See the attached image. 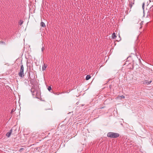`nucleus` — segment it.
Segmentation results:
<instances>
[{
	"label": "nucleus",
	"mask_w": 153,
	"mask_h": 153,
	"mask_svg": "<svg viewBox=\"0 0 153 153\" xmlns=\"http://www.w3.org/2000/svg\"><path fill=\"white\" fill-rule=\"evenodd\" d=\"M40 25L42 27H45V25L44 22H41L40 23Z\"/></svg>",
	"instance_id": "nucleus-7"
},
{
	"label": "nucleus",
	"mask_w": 153,
	"mask_h": 153,
	"mask_svg": "<svg viewBox=\"0 0 153 153\" xmlns=\"http://www.w3.org/2000/svg\"><path fill=\"white\" fill-rule=\"evenodd\" d=\"M112 37L113 39H115L116 38V35L115 33H113L112 35Z\"/></svg>",
	"instance_id": "nucleus-8"
},
{
	"label": "nucleus",
	"mask_w": 153,
	"mask_h": 153,
	"mask_svg": "<svg viewBox=\"0 0 153 153\" xmlns=\"http://www.w3.org/2000/svg\"><path fill=\"white\" fill-rule=\"evenodd\" d=\"M23 21L22 20H20L19 22V24L20 25H22L23 23Z\"/></svg>",
	"instance_id": "nucleus-9"
},
{
	"label": "nucleus",
	"mask_w": 153,
	"mask_h": 153,
	"mask_svg": "<svg viewBox=\"0 0 153 153\" xmlns=\"http://www.w3.org/2000/svg\"><path fill=\"white\" fill-rule=\"evenodd\" d=\"M13 111H13V109L11 111V113H13Z\"/></svg>",
	"instance_id": "nucleus-17"
},
{
	"label": "nucleus",
	"mask_w": 153,
	"mask_h": 153,
	"mask_svg": "<svg viewBox=\"0 0 153 153\" xmlns=\"http://www.w3.org/2000/svg\"><path fill=\"white\" fill-rule=\"evenodd\" d=\"M30 79H33L32 78V77H30Z\"/></svg>",
	"instance_id": "nucleus-18"
},
{
	"label": "nucleus",
	"mask_w": 153,
	"mask_h": 153,
	"mask_svg": "<svg viewBox=\"0 0 153 153\" xmlns=\"http://www.w3.org/2000/svg\"><path fill=\"white\" fill-rule=\"evenodd\" d=\"M12 129H11L10 131H9L6 134V136L8 137H10L11 134H12Z\"/></svg>",
	"instance_id": "nucleus-3"
},
{
	"label": "nucleus",
	"mask_w": 153,
	"mask_h": 153,
	"mask_svg": "<svg viewBox=\"0 0 153 153\" xmlns=\"http://www.w3.org/2000/svg\"><path fill=\"white\" fill-rule=\"evenodd\" d=\"M24 149V148H21L19 149V152H21L22 150Z\"/></svg>",
	"instance_id": "nucleus-12"
},
{
	"label": "nucleus",
	"mask_w": 153,
	"mask_h": 153,
	"mask_svg": "<svg viewBox=\"0 0 153 153\" xmlns=\"http://www.w3.org/2000/svg\"><path fill=\"white\" fill-rule=\"evenodd\" d=\"M47 68V66L44 64L42 67V70L43 71H44Z\"/></svg>",
	"instance_id": "nucleus-6"
},
{
	"label": "nucleus",
	"mask_w": 153,
	"mask_h": 153,
	"mask_svg": "<svg viewBox=\"0 0 153 153\" xmlns=\"http://www.w3.org/2000/svg\"><path fill=\"white\" fill-rule=\"evenodd\" d=\"M121 97L123 98H125V97L124 96H123V95H122Z\"/></svg>",
	"instance_id": "nucleus-14"
},
{
	"label": "nucleus",
	"mask_w": 153,
	"mask_h": 153,
	"mask_svg": "<svg viewBox=\"0 0 153 153\" xmlns=\"http://www.w3.org/2000/svg\"><path fill=\"white\" fill-rule=\"evenodd\" d=\"M120 136L119 134L113 132H109L107 134L108 137L111 138H115L119 137Z\"/></svg>",
	"instance_id": "nucleus-1"
},
{
	"label": "nucleus",
	"mask_w": 153,
	"mask_h": 153,
	"mask_svg": "<svg viewBox=\"0 0 153 153\" xmlns=\"http://www.w3.org/2000/svg\"><path fill=\"white\" fill-rule=\"evenodd\" d=\"M91 76L90 75H87L86 76V80H88L89 79L91 78Z\"/></svg>",
	"instance_id": "nucleus-10"
},
{
	"label": "nucleus",
	"mask_w": 153,
	"mask_h": 153,
	"mask_svg": "<svg viewBox=\"0 0 153 153\" xmlns=\"http://www.w3.org/2000/svg\"><path fill=\"white\" fill-rule=\"evenodd\" d=\"M144 3H143V9H144Z\"/></svg>",
	"instance_id": "nucleus-15"
},
{
	"label": "nucleus",
	"mask_w": 153,
	"mask_h": 153,
	"mask_svg": "<svg viewBox=\"0 0 153 153\" xmlns=\"http://www.w3.org/2000/svg\"><path fill=\"white\" fill-rule=\"evenodd\" d=\"M24 68L23 65L22 63H21V68L20 70V72L19 73V76L21 78H23L25 76L24 73Z\"/></svg>",
	"instance_id": "nucleus-2"
},
{
	"label": "nucleus",
	"mask_w": 153,
	"mask_h": 153,
	"mask_svg": "<svg viewBox=\"0 0 153 153\" xmlns=\"http://www.w3.org/2000/svg\"><path fill=\"white\" fill-rule=\"evenodd\" d=\"M44 48L43 47L42 48V51H43V50H44Z\"/></svg>",
	"instance_id": "nucleus-16"
},
{
	"label": "nucleus",
	"mask_w": 153,
	"mask_h": 153,
	"mask_svg": "<svg viewBox=\"0 0 153 153\" xmlns=\"http://www.w3.org/2000/svg\"><path fill=\"white\" fill-rule=\"evenodd\" d=\"M48 89L50 92H51L52 89L51 86H48Z\"/></svg>",
	"instance_id": "nucleus-11"
},
{
	"label": "nucleus",
	"mask_w": 153,
	"mask_h": 153,
	"mask_svg": "<svg viewBox=\"0 0 153 153\" xmlns=\"http://www.w3.org/2000/svg\"><path fill=\"white\" fill-rule=\"evenodd\" d=\"M129 5L130 7H131H131H132V4H129Z\"/></svg>",
	"instance_id": "nucleus-13"
},
{
	"label": "nucleus",
	"mask_w": 153,
	"mask_h": 153,
	"mask_svg": "<svg viewBox=\"0 0 153 153\" xmlns=\"http://www.w3.org/2000/svg\"><path fill=\"white\" fill-rule=\"evenodd\" d=\"M152 81H147V80H145L143 82V84H146L147 85L149 84Z\"/></svg>",
	"instance_id": "nucleus-4"
},
{
	"label": "nucleus",
	"mask_w": 153,
	"mask_h": 153,
	"mask_svg": "<svg viewBox=\"0 0 153 153\" xmlns=\"http://www.w3.org/2000/svg\"><path fill=\"white\" fill-rule=\"evenodd\" d=\"M32 94L33 95H34L36 93V91L34 89H32L31 91Z\"/></svg>",
	"instance_id": "nucleus-5"
},
{
	"label": "nucleus",
	"mask_w": 153,
	"mask_h": 153,
	"mask_svg": "<svg viewBox=\"0 0 153 153\" xmlns=\"http://www.w3.org/2000/svg\"><path fill=\"white\" fill-rule=\"evenodd\" d=\"M120 40V39H119V40Z\"/></svg>",
	"instance_id": "nucleus-19"
}]
</instances>
